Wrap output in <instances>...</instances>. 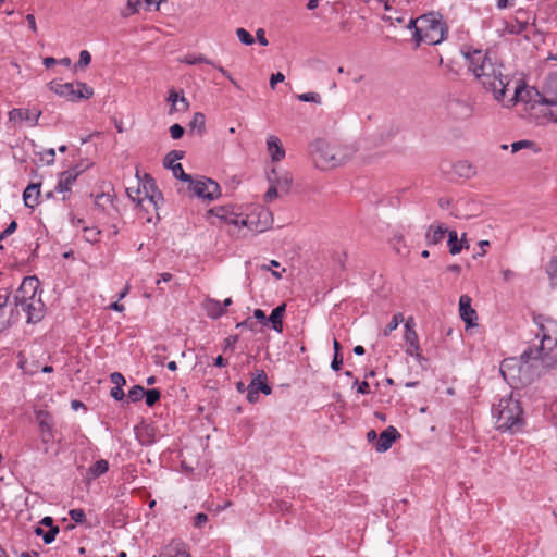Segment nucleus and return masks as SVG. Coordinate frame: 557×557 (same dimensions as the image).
<instances>
[{
    "label": "nucleus",
    "instance_id": "37",
    "mask_svg": "<svg viewBox=\"0 0 557 557\" xmlns=\"http://www.w3.org/2000/svg\"><path fill=\"white\" fill-rule=\"evenodd\" d=\"M404 320L401 313H396L393 315L389 323L386 325V327L383 331L384 336H388L394 330H396L399 325V323Z\"/></svg>",
    "mask_w": 557,
    "mask_h": 557
},
{
    "label": "nucleus",
    "instance_id": "61",
    "mask_svg": "<svg viewBox=\"0 0 557 557\" xmlns=\"http://www.w3.org/2000/svg\"><path fill=\"white\" fill-rule=\"evenodd\" d=\"M223 76H225L226 78H228L231 81L232 84H234L235 86H237V83L236 81L231 76L230 72L226 71L223 66L221 65H218L215 63V66H214Z\"/></svg>",
    "mask_w": 557,
    "mask_h": 557
},
{
    "label": "nucleus",
    "instance_id": "16",
    "mask_svg": "<svg viewBox=\"0 0 557 557\" xmlns=\"http://www.w3.org/2000/svg\"><path fill=\"white\" fill-rule=\"evenodd\" d=\"M261 379H267V374L263 370H257L256 376L252 377L251 382L247 386V400L250 404H255L259 399V392L261 391Z\"/></svg>",
    "mask_w": 557,
    "mask_h": 557
},
{
    "label": "nucleus",
    "instance_id": "36",
    "mask_svg": "<svg viewBox=\"0 0 557 557\" xmlns=\"http://www.w3.org/2000/svg\"><path fill=\"white\" fill-rule=\"evenodd\" d=\"M144 394H145V389L143 386L140 385H134L129 391H128V394H127V397H128V400L132 401V403H137L139 400H141V398L144 397Z\"/></svg>",
    "mask_w": 557,
    "mask_h": 557
},
{
    "label": "nucleus",
    "instance_id": "41",
    "mask_svg": "<svg viewBox=\"0 0 557 557\" xmlns=\"http://www.w3.org/2000/svg\"><path fill=\"white\" fill-rule=\"evenodd\" d=\"M100 231L96 227H85L84 237L87 242L95 244L99 242Z\"/></svg>",
    "mask_w": 557,
    "mask_h": 557
},
{
    "label": "nucleus",
    "instance_id": "48",
    "mask_svg": "<svg viewBox=\"0 0 557 557\" xmlns=\"http://www.w3.org/2000/svg\"><path fill=\"white\" fill-rule=\"evenodd\" d=\"M208 515L199 512L194 517V527L200 529L208 522Z\"/></svg>",
    "mask_w": 557,
    "mask_h": 557
},
{
    "label": "nucleus",
    "instance_id": "46",
    "mask_svg": "<svg viewBox=\"0 0 557 557\" xmlns=\"http://www.w3.org/2000/svg\"><path fill=\"white\" fill-rule=\"evenodd\" d=\"M90 62H91L90 53L87 50H82L79 53V60H78L76 66L86 67L90 64Z\"/></svg>",
    "mask_w": 557,
    "mask_h": 557
},
{
    "label": "nucleus",
    "instance_id": "32",
    "mask_svg": "<svg viewBox=\"0 0 557 557\" xmlns=\"http://www.w3.org/2000/svg\"><path fill=\"white\" fill-rule=\"evenodd\" d=\"M183 158H184V151L172 150L165 156L163 164L165 168H169L172 170V166L176 164L175 161L181 160Z\"/></svg>",
    "mask_w": 557,
    "mask_h": 557
},
{
    "label": "nucleus",
    "instance_id": "53",
    "mask_svg": "<svg viewBox=\"0 0 557 557\" xmlns=\"http://www.w3.org/2000/svg\"><path fill=\"white\" fill-rule=\"evenodd\" d=\"M127 191V195L128 197L135 202H137L138 205L143 202V198H140V189L137 188V189H132V188H127L126 189Z\"/></svg>",
    "mask_w": 557,
    "mask_h": 557
},
{
    "label": "nucleus",
    "instance_id": "9",
    "mask_svg": "<svg viewBox=\"0 0 557 557\" xmlns=\"http://www.w3.org/2000/svg\"><path fill=\"white\" fill-rule=\"evenodd\" d=\"M35 419L38 423L41 438L44 443H49L53 440V419L52 416L42 409L35 410Z\"/></svg>",
    "mask_w": 557,
    "mask_h": 557
},
{
    "label": "nucleus",
    "instance_id": "20",
    "mask_svg": "<svg viewBox=\"0 0 557 557\" xmlns=\"http://www.w3.org/2000/svg\"><path fill=\"white\" fill-rule=\"evenodd\" d=\"M203 309L207 315L211 319H219L225 313V309L222 307V304L213 298H207L203 301Z\"/></svg>",
    "mask_w": 557,
    "mask_h": 557
},
{
    "label": "nucleus",
    "instance_id": "55",
    "mask_svg": "<svg viewBox=\"0 0 557 557\" xmlns=\"http://www.w3.org/2000/svg\"><path fill=\"white\" fill-rule=\"evenodd\" d=\"M238 342V335H230L224 339V350L234 349L235 344Z\"/></svg>",
    "mask_w": 557,
    "mask_h": 557
},
{
    "label": "nucleus",
    "instance_id": "26",
    "mask_svg": "<svg viewBox=\"0 0 557 557\" xmlns=\"http://www.w3.org/2000/svg\"><path fill=\"white\" fill-rule=\"evenodd\" d=\"M449 252L451 255H457L462 250V243L459 242L458 235L456 231H448V242H447Z\"/></svg>",
    "mask_w": 557,
    "mask_h": 557
},
{
    "label": "nucleus",
    "instance_id": "62",
    "mask_svg": "<svg viewBox=\"0 0 557 557\" xmlns=\"http://www.w3.org/2000/svg\"><path fill=\"white\" fill-rule=\"evenodd\" d=\"M26 21L28 23V27L29 29L33 32V33H37V25H36V20H35V16L34 14H27L26 15Z\"/></svg>",
    "mask_w": 557,
    "mask_h": 557
},
{
    "label": "nucleus",
    "instance_id": "47",
    "mask_svg": "<svg viewBox=\"0 0 557 557\" xmlns=\"http://www.w3.org/2000/svg\"><path fill=\"white\" fill-rule=\"evenodd\" d=\"M185 133L184 127L181 124H173L170 126V134L173 139H180Z\"/></svg>",
    "mask_w": 557,
    "mask_h": 557
},
{
    "label": "nucleus",
    "instance_id": "49",
    "mask_svg": "<svg viewBox=\"0 0 557 557\" xmlns=\"http://www.w3.org/2000/svg\"><path fill=\"white\" fill-rule=\"evenodd\" d=\"M278 189L270 184V187L268 188L267 193L264 194V201L271 202L273 199H275L278 196Z\"/></svg>",
    "mask_w": 557,
    "mask_h": 557
},
{
    "label": "nucleus",
    "instance_id": "44",
    "mask_svg": "<svg viewBox=\"0 0 557 557\" xmlns=\"http://www.w3.org/2000/svg\"><path fill=\"white\" fill-rule=\"evenodd\" d=\"M540 103L553 106L556 108V110H550L549 115L554 119L555 122H557V98H548V97H541Z\"/></svg>",
    "mask_w": 557,
    "mask_h": 557
},
{
    "label": "nucleus",
    "instance_id": "11",
    "mask_svg": "<svg viewBox=\"0 0 557 557\" xmlns=\"http://www.w3.org/2000/svg\"><path fill=\"white\" fill-rule=\"evenodd\" d=\"M18 308L26 312L28 323L39 322L44 317L45 305L41 301L40 296L18 306Z\"/></svg>",
    "mask_w": 557,
    "mask_h": 557
},
{
    "label": "nucleus",
    "instance_id": "43",
    "mask_svg": "<svg viewBox=\"0 0 557 557\" xmlns=\"http://www.w3.org/2000/svg\"><path fill=\"white\" fill-rule=\"evenodd\" d=\"M297 99L302 102L321 103V96L318 92H305L297 96Z\"/></svg>",
    "mask_w": 557,
    "mask_h": 557
},
{
    "label": "nucleus",
    "instance_id": "33",
    "mask_svg": "<svg viewBox=\"0 0 557 557\" xmlns=\"http://www.w3.org/2000/svg\"><path fill=\"white\" fill-rule=\"evenodd\" d=\"M145 403L148 407H153L161 397V393L157 388L145 391Z\"/></svg>",
    "mask_w": 557,
    "mask_h": 557
},
{
    "label": "nucleus",
    "instance_id": "12",
    "mask_svg": "<svg viewBox=\"0 0 557 557\" xmlns=\"http://www.w3.org/2000/svg\"><path fill=\"white\" fill-rule=\"evenodd\" d=\"M81 170L77 166L72 168L67 171H63L60 173L58 185L55 186V191L66 194L71 191L72 185L75 183L77 176L81 174ZM67 197L63 195V200Z\"/></svg>",
    "mask_w": 557,
    "mask_h": 557
},
{
    "label": "nucleus",
    "instance_id": "19",
    "mask_svg": "<svg viewBox=\"0 0 557 557\" xmlns=\"http://www.w3.org/2000/svg\"><path fill=\"white\" fill-rule=\"evenodd\" d=\"M40 197V184L30 183L23 193V200L26 207L34 208L38 205Z\"/></svg>",
    "mask_w": 557,
    "mask_h": 557
},
{
    "label": "nucleus",
    "instance_id": "22",
    "mask_svg": "<svg viewBox=\"0 0 557 557\" xmlns=\"http://www.w3.org/2000/svg\"><path fill=\"white\" fill-rule=\"evenodd\" d=\"M446 233H448L447 228L442 225H431L426 231L425 240L428 245H436L444 239Z\"/></svg>",
    "mask_w": 557,
    "mask_h": 557
},
{
    "label": "nucleus",
    "instance_id": "28",
    "mask_svg": "<svg viewBox=\"0 0 557 557\" xmlns=\"http://www.w3.org/2000/svg\"><path fill=\"white\" fill-rule=\"evenodd\" d=\"M183 62L189 65L206 63L208 65L215 66V62L207 59L203 54H187L184 57Z\"/></svg>",
    "mask_w": 557,
    "mask_h": 557
},
{
    "label": "nucleus",
    "instance_id": "45",
    "mask_svg": "<svg viewBox=\"0 0 557 557\" xmlns=\"http://www.w3.org/2000/svg\"><path fill=\"white\" fill-rule=\"evenodd\" d=\"M69 515L71 519L74 520L76 523H84L86 521L85 511L81 508L71 509Z\"/></svg>",
    "mask_w": 557,
    "mask_h": 557
},
{
    "label": "nucleus",
    "instance_id": "8",
    "mask_svg": "<svg viewBox=\"0 0 557 557\" xmlns=\"http://www.w3.org/2000/svg\"><path fill=\"white\" fill-rule=\"evenodd\" d=\"M38 289L39 281L37 277H24L14 296L15 306L18 308V306L39 297Z\"/></svg>",
    "mask_w": 557,
    "mask_h": 557
},
{
    "label": "nucleus",
    "instance_id": "24",
    "mask_svg": "<svg viewBox=\"0 0 557 557\" xmlns=\"http://www.w3.org/2000/svg\"><path fill=\"white\" fill-rule=\"evenodd\" d=\"M190 132L196 131L199 135H202L206 131V116L201 112H196L188 124Z\"/></svg>",
    "mask_w": 557,
    "mask_h": 557
},
{
    "label": "nucleus",
    "instance_id": "54",
    "mask_svg": "<svg viewBox=\"0 0 557 557\" xmlns=\"http://www.w3.org/2000/svg\"><path fill=\"white\" fill-rule=\"evenodd\" d=\"M168 101L172 103V108L170 112H173L176 110V104L180 102L178 92L172 89L169 94Z\"/></svg>",
    "mask_w": 557,
    "mask_h": 557
},
{
    "label": "nucleus",
    "instance_id": "13",
    "mask_svg": "<svg viewBox=\"0 0 557 557\" xmlns=\"http://www.w3.org/2000/svg\"><path fill=\"white\" fill-rule=\"evenodd\" d=\"M267 178L269 183L274 185L282 194L289 193L293 184V177L288 172L280 174L275 169H272L267 174Z\"/></svg>",
    "mask_w": 557,
    "mask_h": 557
},
{
    "label": "nucleus",
    "instance_id": "17",
    "mask_svg": "<svg viewBox=\"0 0 557 557\" xmlns=\"http://www.w3.org/2000/svg\"><path fill=\"white\" fill-rule=\"evenodd\" d=\"M405 343L407 355L414 357L418 362L424 360L423 356L420 352V345L417 332H409V334H405Z\"/></svg>",
    "mask_w": 557,
    "mask_h": 557
},
{
    "label": "nucleus",
    "instance_id": "3",
    "mask_svg": "<svg viewBox=\"0 0 557 557\" xmlns=\"http://www.w3.org/2000/svg\"><path fill=\"white\" fill-rule=\"evenodd\" d=\"M357 149L352 145L331 144L325 139H317L311 144V154L317 166L329 169L349 161Z\"/></svg>",
    "mask_w": 557,
    "mask_h": 557
},
{
    "label": "nucleus",
    "instance_id": "34",
    "mask_svg": "<svg viewBox=\"0 0 557 557\" xmlns=\"http://www.w3.org/2000/svg\"><path fill=\"white\" fill-rule=\"evenodd\" d=\"M532 148L534 151H539L540 149L536 148V144L532 140L523 139L519 141H515L511 144V152H518L521 149Z\"/></svg>",
    "mask_w": 557,
    "mask_h": 557
},
{
    "label": "nucleus",
    "instance_id": "31",
    "mask_svg": "<svg viewBox=\"0 0 557 557\" xmlns=\"http://www.w3.org/2000/svg\"><path fill=\"white\" fill-rule=\"evenodd\" d=\"M333 347H334V357H333V360L331 362V368L334 371H338L341 369L342 364H343V357L339 354L341 344H339V342L337 339L333 341Z\"/></svg>",
    "mask_w": 557,
    "mask_h": 557
},
{
    "label": "nucleus",
    "instance_id": "5",
    "mask_svg": "<svg viewBox=\"0 0 557 557\" xmlns=\"http://www.w3.org/2000/svg\"><path fill=\"white\" fill-rule=\"evenodd\" d=\"M447 34V26L442 20V15L436 12H430L419 17V25L413 32V39L419 46L421 42L434 46L441 44Z\"/></svg>",
    "mask_w": 557,
    "mask_h": 557
},
{
    "label": "nucleus",
    "instance_id": "52",
    "mask_svg": "<svg viewBox=\"0 0 557 557\" xmlns=\"http://www.w3.org/2000/svg\"><path fill=\"white\" fill-rule=\"evenodd\" d=\"M110 395L113 399L120 401L123 400L125 397V394L122 389V386H114L111 388Z\"/></svg>",
    "mask_w": 557,
    "mask_h": 557
},
{
    "label": "nucleus",
    "instance_id": "51",
    "mask_svg": "<svg viewBox=\"0 0 557 557\" xmlns=\"http://www.w3.org/2000/svg\"><path fill=\"white\" fill-rule=\"evenodd\" d=\"M110 380L115 386H123L126 383L124 376L120 372L111 373Z\"/></svg>",
    "mask_w": 557,
    "mask_h": 557
},
{
    "label": "nucleus",
    "instance_id": "64",
    "mask_svg": "<svg viewBox=\"0 0 557 557\" xmlns=\"http://www.w3.org/2000/svg\"><path fill=\"white\" fill-rule=\"evenodd\" d=\"M177 103L178 106H176L175 111H186L189 108V102L184 96L180 98V102Z\"/></svg>",
    "mask_w": 557,
    "mask_h": 557
},
{
    "label": "nucleus",
    "instance_id": "30",
    "mask_svg": "<svg viewBox=\"0 0 557 557\" xmlns=\"http://www.w3.org/2000/svg\"><path fill=\"white\" fill-rule=\"evenodd\" d=\"M9 301V293L3 292L0 294V331L9 327V320L3 314V309Z\"/></svg>",
    "mask_w": 557,
    "mask_h": 557
},
{
    "label": "nucleus",
    "instance_id": "40",
    "mask_svg": "<svg viewBox=\"0 0 557 557\" xmlns=\"http://www.w3.org/2000/svg\"><path fill=\"white\" fill-rule=\"evenodd\" d=\"M280 267V262L276 261V260H271L270 264H263L261 265V270L263 271H271L272 275L276 278V280H280L282 278L283 276V273L286 271L285 269H283L282 271H275V268H278Z\"/></svg>",
    "mask_w": 557,
    "mask_h": 557
},
{
    "label": "nucleus",
    "instance_id": "59",
    "mask_svg": "<svg viewBox=\"0 0 557 557\" xmlns=\"http://www.w3.org/2000/svg\"><path fill=\"white\" fill-rule=\"evenodd\" d=\"M355 384H358L357 392L360 394H369L370 393V385L367 381H362L361 383H358V380L355 381Z\"/></svg>",
    "mask_w": 557,
    "mask_h": 557
},
{
    "label": "nucleus",
    "instance_id": "60",
    "mask_svg": "<svg viewBox=\"0 0 557 557\" xmlns=\"http://www.w3.org/2000/svg\"><path fill=\"white\" fill-rule=\"evenodd\" d=\"M253 317L259 320L263 325H268V318L265 317V313L261 309H256L253 311Z\"/></svg>",
    "mask_w": 557,
    "mask_h": 557
},
{
    "label": "nucleus",
    "instance_id": "10",
    "mask_svg": "<svg viewBox=\"0 0 557 557\" xmlns=\"http://www.w3.org/2000/svg\"><path fill=\"white\" fill-rule=\"evenodd\" d=\"M471 297L468 295H461L459 298V313L467 329L476 326L478 320L476 311L471 307Z\"/></svg>",
    "mask_w": 557,
    "mask_h": 557
},
{
    "label": "nucleus",
    "instance_id": "56",
    "mask_svg": "<svg viewBox=\"0 0 557 557\" xmlns=\"http://www.w3.org/2000/svg\"><path fill=\"white\" fill-rule=\"evenodd\" d=\"M528 26V23L517 22L516 24L509 27V33L511 34H521Z\"/></svg>",
    "mask_w": 557,
    "mask_h": 557
},
{
    "label": "nucleus",
    "instance_id": "6",
    "mask_svg": "<svg viewBox=\"0 0 557 557\" xmlns=\"http://www.w3.org/2000/svg\"><path fill=\"white\" fill-rule=\"evenodd\" d=\"M49 89L54 94L66 98L70 101L81 99H89L94 95V89L87 84L82 82L74 83H57L54 81L49 83Z\"/></svg>",
    "mask_w": 557,
    "mask_h": 557
},
{
    "label": "nucleus",
    "instance_id": "2",
    "mask_svg": "<svg viewBox=\"0 0 557 557\" xmlns=\"http://www.w3.org/2000/svg\"><path fill=\"white\" fill-rule=\"evenodd\" d=\"M461 54L468 61V69L471 71L481 86L491 92L495 100L503 102L505 107L515 106L524 87L517 85L511 97L507 98L510 79L502 72L503 65L493 61L487 52L481 49L463 46Z\"/></svg>",
    "mask_w": 557,
    "mask_h": 557
},
{
    "label": "nucleus",
    "instance_id": "58",
    "mask_svg": "<svg viewBox=\"0 0 557 557\" xmlns=\"http://www.w3.org/2000/svg\"><path fill=\"white\" fill-rule=\"evenodd\" d=\"M256 37H257V40L258 42L261 45V46H268L269 45V41L265 37V32L264 29L262 28H259L257 32H256Z\"/></svg>",
    "mask_w": 557,
    "mask_h": 557
},
{
    "label": "nucleus",
    "instance_id": "14",
    "mask_svg": "<svg viewBox=\"0 0 557 557\" xmlns=\"http://www.w3.org/2000/svg\"><path fill=\"white\" fill-rule=\"evenodd\" d=\"M399 436V432L394 426H388L380 434L375 446L376 450L379 453L388 450Z\"/></svg>",
    "mask_w": 557,
    "mask_h": 557
},
{
    "label": "nucleus",
    "instance_id": "7",
    "mask_svg": "<svg viewBox=\"0 0 557 557\" xmlns=\"http://www.w3.org/2000/svg\"><path fill=\"white\" fill-rule=\"evenodd\" d=\"M188 189L198 198L208 201L215 200L221 196L220 185L211 178L200 181L191 180V183L188 185Z\"/></svg>",
    "mask_w": 557,
    "mask_h": 557
},
{
    "label": "nucleus",
    "instance_id": "1",
    "mask_svg": "<svg viewBox=\"0 0 557 557\" xmlns=\"http://www.w3.org/2000/svg\"><path fill=\"white\" fill-rule=\"evenodd\" d=\"M541 336L539 346L525 349L520 359H506L500 366V372L505 376L506 369L517 368V375L522 384H530L545 375L557 366V321L543 314L534 317Z\"/></svg>",
    "mask_w": 557,
    "mask_h": 557
},
{
    "label": "nucleus",
    "instance_id": "25",
    "mask_svg": "<svg viewBox=\"0 0 557 557\" xmlns=\"http://www.w3.org/2000/svg\"><path fill=\"white\" fill-rule=\"evenodd\" d=\"M454 171L460 177H471L474 174V170L467 161H459L454 164Z\"/></svg>",
    "mask_w": 557,
    "mask_h": 557
},
{
    "label": "nucleus",
    "instance_id": "39",
    "mask_svg": "<svg viewBox=\"0 0 557 557\" xmlns=\"http://www.w3.org/2000/svg\"><path fill=\"white\" fill-rule=\"evenodd\" d=\"M280 267V262L276 261V260H271L270 264H263L261 265V270L263 271H271L272 275L276 278V280H280L282 278L283 276V273L286 271L285 269H283L282 271H275V268H278Z\"/></svg>",
    "mask_w": 557,
    "mask_h": 557
},
{
    "label": "nucleus",
    "instance_id": "27",
    "mask_svg": "<svg viewBox=\"0 0 557 557\" xmlns=\"http://www.w3.org/2000/svg\"><path fill=\"white\" fill-rule=\"evenodd\" d=\"M59 531V528L49 529L48 531H44L41 527L35 528V534L41 536L45 544H51L55 540Z\"/></svg>",
    "mask_w": 557,
    "mask_h": 557
},
{
    "label": "nucleus",
    "instance_id": "57",
    "mask_svg": "<svg viewBox=\"0 0 557 557\" xmlns=\"http://www.w3.org/2000/svg\"><path fill=\"white\" fill-rule=\"evenodd\" d=\"M284 79H285V76L281 72L272 74L271 78H270L271 88H274L277 83L284 82Z\"/></svg>",
    "mask_w": 557,
    "mask_h": 557
},
{
    "label": "nucleus",
    "instance_id": "23",
    "mask_svg": "<svg viewBox=\"0 0 557 557\" xmlns=\"http://www.w3.org/2000/svg\"><path fill=\"white\" fill-rule=\"evenodd\" d=\"M144 188L146 190L145 199H148V201L157 208L158 202L162 200L163 197L161 191L157 189L154 181L152 178H149L144 185Z\"/></svg>",
    "mask_w": 557,
    "mask_h": 557
},
{
    "label": "nucleus",
    "instance_id": "35",
    "mask_svg": "<svg viewBox=\"0 0 557 557\" xmlns=\"http://www.w3.org/2000/svg\"><path fill=\"white\" fill-rule=\"evenodd\" d=\"M172 173L175 178L182 182H186L188 184L191 183V175L184 172V169L181 163H176L175 165L172 166Z\"/></svg>",
    "mask_w": 557,
    "mask_h": 557
},
{
    "label": "nucleus",
    "instance_id": "29",
    "mask_svg": "<svg viewBox=\"0 0 557 557\" xmlns=\"http://www.w3.org/2000/svg\"><path fill=\"white\" fill-rule=\"evenodd\" d=\"M108 470L109 462L104 459H100L89 468V474L92 478H99L100 475L104 474Z\"/></svg>",
    "mask_w": 557,
    "mask_h": 557
},
{
    "label": "nucleus",
    "instance_id": "21",
    "mask_svg": "<svg viewBox=\"0 0 557 557\" xmlns=\"http://www.w3.org/2000/svg\"><path fill=\"white\" fill-rule=\"evenodd\" d=\"M285 310H286V305L282 304L277 307H275L272 310L270 317L268 318V323H271V327L278 333H282V331H283L282 318L285 313Z\"/></svg>",
    "mask_w": 557,
    "mask_h": 557
},
{
    "label": "nucleus",
    "instance_id": "50",
    "mask_svg": "<svg viewBox=\"0 0 557 557\" xmlns=\"http://www.w3.org/2000/svg\"><path fill=\"white\" fill-rule=\"evenodd\" d=\"M17 228L16 221H12L5 230L0 234V240L7 238L8 236L12 235Z\"/></svg>",
    "mask_w": 557,
    "mask_h": 557
},
{
    "label": "nucleus",
    "instance_id": "15",
    "mask_svg": "<svg viewBox=\"0 0 557 557\" xmlns=\"http://www.w3.org/2000/svg\"><path fill=\"white\" fill-rule=\"evenodd\" d=\"M41 115V111L32 112L28 109H12L9 112V120L10 122H22V121H29L32 122V125H37L38 120Z\"/></svg>",
    "mask_w": 557,
    "mask_h": 557
},
{
    "label": "nucleus",
    "instance_id": "42",
    "mask_svg": "<svg viewBox=\"0 0 557 557\" xmlns=\"http://www.w3.org/2000/svg\"><path fill=\"white\" fill-rule=\"evenodd\" d=\"M546 273L553 285H557V258L550 260Z\"/></svg>",
    "mask_w": 557,
    "mask_h": 557
},
{
    "label": "nucleus",
    "instance_id": "38",
    "mask_svg": "<svg viewBox=\"0 0 557 557\" xmlns=\"http://www.w3.org/2000/svg\"><path fill=\"white\" fill-rule=\"evenodd\" d=\"M236 35L238 40L246 46H251L255 42L253 36L245 28H237Z\"/></svg>",
    "mask_w": 557,
    "mask_h": 557
},
{
    "label": "nucleus",
    "instance_id": "18",
    "mask_svg": "<svg viewBox=\"0 0 557 557\" xmlns=\"http://www.w3.org/2000/svg\"><path fill=\"white\" fill-rule=\"evenodd\" d=\"M267 146H268V150L271 154L272 161L277 162L285 157V150H284L278 137H276L274 135H270L267 138Z\"/></svg>",
    "mask_w": 557,
    "mask_h": 557
},
{
    "label": "nucleus",
    "instance_id": "4",
    "mask_svg": "<svg viewBox=\"0 0 557 557\" xmlns=\"http://www.w3.org/2000/svg\"><path fill=\"white\" fill-rule=\"evenodd\" d=\"M522 414L520 401L513 398L512 394L499 399L498 405L493 408L496 429L500 431H519L523 425Z\"/></svg>",
    "mask_w": 557,
    "mask_h": 557
},
{
    "label": "nucleus",
    "instance_id": "63",
    "mask_svg": "<svg viewBox=\"0 0 557 557\" xmlns=\"http://www.w3.org/2000/svg\"><path fill=\"white\" fill-rule=\"evenodd\" d=\"M289 507H290L289 503H287L285 500H276L274 510L287 511L289 509Z\"/></svg>",
    "mask_w": 557,
    "mask_h": 557
}]
</instances>
